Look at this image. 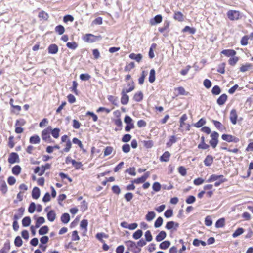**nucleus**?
<instances>
[{
	"label": "nucleus",
	"instance_id": "2f4dec72",
	"mask_svg": "<svg viewBox=\"0 0 253 253\" xmlns=\"http://www.w3.org/2000/svg\"><path fill=\"white\" fill-rule=\"evenodd\" d=\"M45 221V219L43 217L40 216L38 217L36 220L35 228H38L41 225L43 224Z\"/></svg>",
	"mask_w": 253,
	"mask_h": 253
},
{
	"label": "nucleus",
	"instance_id": "603ef678",
	"mask_svg": "<svg viewBox=\"0 0 253 253\" xmlns=\"http://www.w3.org/2000/svg\"><path fill=\"white\" fill-rule=\"evenodd\" d=\"M163 223V218L161 217H159L157 218V219H156V220L155 221V222L154 223V227L155 228H159L162 226Z\"/></svg>",
	"mask_w": 253,
	"mask_h": 253
},
{
	"label": "nucleus",
	"instance_id": "bb28decb",
	"mask_svg": "<svg viewBox=\"0 0 253 253\" xmlns=\"http://www.w3.org/2000/svg\"><path fill=\"white\" fill-rule=\"evenodd\" d=\"M167 236L166 232L164 231H161L156 237V240L157 242H161L164 240Z\"/></svg>",
	"mask_w": 253,
	"mask_h": 253
},
{
	"label": "nucleus",
	"instance_id": "338daca9",
	"mask_svg": "<svg viewBox=\"0 0 253 253\" xmlns=\"http://www.w3.org/2000/svg\"><path fill=\"white\" fill-rule=\"evenodd\" d=\"M91 78V76L88 74H81L80 75V79L82 81H87L89 79H90Z\"/></svg>",
	"mask_w": 253,
	"mask_h": 253
},
{
	"label": "nucleus",
	"instance_id": "a878e982",
	"mask_svg": "<svg viewBox=\"0 0 253 253\" xmlns=\"http://www.w3.org/2000/svg\"><path fill=\"white\" fill-rule=\"evenodd\" d=\"M51 168V165L49 163L46 164L45 165H42L41 167V171L39 173V176L42 175L45 172V171L46 169H50Z\"/></svg>",
	"mask_w": 253,
	"mask_h": 253
},
{
	"label": "nucleus",
	"instance_id": "ddd939ff",
	"mask_svg": "<svg viewBox=\"0 0 253 253\" xmlns=\"http://www.w3.org/2000/svg\"><path fill=\"white\" fill-rule=\"evenodd\" d=\"M25 211V208L23 207H21L19 208L17 210L18 213L15 214L13 216V219L19 220L24 214V212Z\"/></svg>",
	"mask_w": 253,
	"mask_h": 253
},
{
	"label": "nucleus",
	"instance_id": "f257e3e1",
	"mask_svg": "<svg viewBox=\"0 0 253 253\" xmlns=\"http://www.w3.org/2000/svg\"><path fill=\"white\" fill-rule=\"evenodd\" d=\"M128 250L134 253H138L141 251V248L138 247L137 244L133 241L128 240L125 242Z\"/></svg>",
	"mask_w": 253,
	"mask_h": 253
},
{
	"label": "nucleus",
	"instance_id": "cd10ccee",
	"mask_svg": "<svg viewBox=\"0 0 253 253\" xmlns=\"http://www.w3.org/2000/svg\"><path fill=\"white\" fill-rule=\"evenodd\" d=\"M70 220V216L69 213H64L61 216V221L64 224L68 223Z\"/></svg>",
	"mask_w": 253,
	"mask_h": 253
},
{
	"label": "nucleus",
	"instance_id": "680f3d73",
	"mask_svg": "<svg viewBox=\"0 0 253 253\" xmlns=\"http://www.w3.org/2000/svg\"><path fill=\"white\" fill-rule=\"evenodd\" d=\"M39 17L40 18L46 20L48 19L49 16L47 13L43 11H42L39 13Z\"/></svg>",
	"mask_w": 253,
	"mask_h": 253
},
{
	"label": "nucleus",
	"instance_id": "9b49d317",
	"mask_svg": "<svg viewBox=\"0 0 253 253\" xmlns=\"http://www.w3.org/2000/svg\"><path fill=\"white\" fill-rule=\"evenodd\" d=\"M213 156L208 155L203 161L204 165L207 167L210 166L213 162Z\"/></svg>",
	"mask_w": 253,
	"mask_h": 253
},
{
	"label": "nucleus",
	"instance_id": "8fccbe9b",
	"mask_svg": "<svg viewBox=\"0 0 253 253\" xmlns=\"http://www.w3.org/2000/svg\"><path fill=\"white\" fill-rule=\"evenodd\" d=\"M221 89L218 85H215L213 87L211 92L213 95H217L221 93Z\"/></svg>",
	"mask_w": 253,
	"mask_h": 253
},
{
	"label": "nucleus",
	"instance_id": "6e6d98bb",
	"mask_svg": "<svg viewBox=\"0 0 253 253\" xmlns=\"http://www.w3.org/2000/svg\"><path fill=\"white\" fill-rule=\"evenodd\" d=\"M161 185L158 182H155L153 183L152 186L153 190L155 192H158L161 190Z\"/></svg>",
	"mask_w": 253,
	"mask_h": 253
},
{
	"label": "nucleus",
	"instance_id": "0e129e2a",
	"mask_svg": "<svg viewBox=\"0 0 253 253\" xmlns=\"http://www.w3.org/2000/svg\"><path fill=\"white\" fill-rule=\"evenodd\" d=\"M71 146H72L71 142L69 139H68L66 141V147L65 148L63 149V151L65 152H68L70 151V150L71 148Z\"/></svg>",
	"mask_w": 253,
	"mask_h": 253
},
{
	"label": "nucleus",
	"instance_id": "f03ea898",
	"mask_svg": "<svg viewBox=\"0 0 253 253\" xmlns=\"http://www.w3.org/2000/svg\"><path fill=\"white\" fill-rule=\"evenodd\" d=\"M101 39V36H95L91 34H86L84 36L83 40L84 42L88 43H93Z\"/></svg>",
	"mask_w": 253,
	"mask_h": 253
},
{
	"label": "nucleus",
	"instance_id": "f3484780",
	"mask_svg": "<svg viewBox=\"0 0 253 253\" xmlns=\"http://www.w3.org/2000/svg\"><path fill=\"white\" fill-rule=\"evenodd\" d=\"M129 57L131 59L135 60L137 62H140L142 58V55L140 53L135 54L132 53L129 54Z\"/></svg>",
	"mask_w": 253,
	"mask_h": 253
},
{
	"label": "nucleus",
	"instance_id": "1a4fd4ad",
	"mask_svg": "<svg viewBox=\"0 0 253 253\" xmlns=\"http://www.w3.org/2000/svg\"><path fill=\"white\" fill-rule=\"evenodd\" d=\"M237 117L236 110L234 109H232L230 113V120L233 124L235 125L237 123Z\"/></svg>",
	"mask_w": 253,
	"mask_h": 253
},
{
	"label": "nucleus",
	"instance_id": "79ce46f5",
	"mask_svg": "<svg viewBox=\"0 0 253 253\" xmlns=\"http://www.w3.org/2000/svg\"><path fill=\"white\" fill-rule=\"evenodd\" d=\"M206 123V120L204 118L200 119L197 123L193 125L197 128H199L204 126Z\"/></svg>",
	"mask_w": 253,
	"mask_h": 253
},
{
	"label": "nucleus",
	"instance_id": "6ab92c4d",
	"mask_svg": "<svg viewBox=\"0 0 253 253\" xmlns=\"http://www.w3.org/2000/svg\"><path fill=\"white\" fill-rule=\"evenodd\" d=\"M8 189L6 182L3 180H0V191L5 194L7 192Z\"/></svg>",
	"mask_w": 253,
	"mask_h": 253
},
{
	"label": "nucleus",
	"instance_id": "c85d7f7f",
	"mask_svg": "<svg viewBox=\"0 0 253 253\" xmlns=\"http://www.w3.org/2000/svg\"><path fill=\"white\" fill-rule=\"evenodd\" d=\"M143 94L142 91L136 93L133 96V99L136 102H140L143 100Z\"/></svg>",
	"mask_w": 253,
	"mask_h": 253
},
{
	"label": "nucleus",
	"instance_id": "dca6fc26",
	"mask_svg": "<svg viewBox=\"0 0 253 253\" xmlns=\"http://www.w3.org/2000/svg\"><path fill=\"white\" fill-rule=\"evenodd\" d=\"M227 99V95L226 94H223L220 95L217 100V103L220 105H223L225 104Z\"/></svg>",
	"mask_w": 253,
	"mask_h": 253
},
{
	"label": "nucleus",
	"instance_id": "412c9836",
	"mask_svg": "<svg viewBox=\"0 0 253 253\" xmlns=\"http://www.w3.org/2000/svg\"><path fill=\"white\" fill-rule=\"evenodd\" d=\"M212 122L216 128L220 131H223L225 130V126L219 121L212 120Z\"/></svg>",
	"mask_w": 253,
	"mask_h": 253
},
{
	"label": "nucleus",
	"instance_id": "58836bf2",
	"mask_svg": "<svg viewBox=\"0 0 253 253\" xmlns=\"http://www.w3.org/2000/svg\"><path fill=\"white\" fill-rule=\"evenodd\" d=\"M49 231L48 227L46 225H44L43 226H42L39 230V234L40 235H43L47 234Z\"/></svg>",
	"mask_w": 253,
	"mask_h": 253
},
{
	"label": "nucleus",
	"instance_id": "39448f33",
	"mask_svg": "<svg viewBox=\"0 0 253 253\" xmlns=\"http://www.w3.org/2000/svg\"><path fill=\"white\" fill-rule=\"evenodd\" d=\"M210 136L211 140H210L209 143L213 148H215L218 143L219 134L216 131H213Z\"/></svg>",
	"mask_w": 253,
	"mask_h": 253
},
{
	"label": "nucleus",
	"instance_id": "4c0bfd02",
	"mask_svg": "<svg viewBox=\"0 0 253 253\" xmlns=\"http://www.w3.org/2000/svg\"><path fill=\"white\" fill-rule=\"evenodd\" d=\"M21 171V168L19 165H15L12 169V172L15 175H18Z\"/></svg>",
	"mask_w": 253,
	"mask_h": 253
},
{
	"label": "nucleus",
	"instance_id": "473e14b6",
	"mask_svg": "<svg viewBox=\"0 0 253 253\" xmlns=\"http://www.w3.org/2000/svg\"><path fill=\"white\" fill-rule=\"evenodd\" d=\"M170 245V242L169 241H164L160 243L159 245L160 249L162 250H166L168 249Z\"/></svg>",
	"mask_w": 253,
	"mask_h": 253
},
{
	"label": "nucleus",
	"instance_id": "c756f323",
	"mask_svg": "<svg viewBox=\"0 0 253 253\" xmlns=\"http://www.w3.org/2000/svg\"><path fill=\"white\" fill-rule=\"evenodd\" d=\"M107 99L112 104L115 106H118L119 101L117 97H114L112 95H108Z\"/></svg>",
	"mask_w": 253,
	"mask_h": 253
},
{
	"label": "nucleus",
	"instance_id": "9d476101",
	"mask_svg": "<svg viewBox=\"0 0 253 253\" xmlns=\"http://www.w3.org/2000/svg\"><path fill=\"white\" fill-rule=\"evenodd\" d=\"M221 54L227 57H233L236 55V52L233 49H224L221 52Z\"/></svg>",
	"mask_w": 253,
	"mask_h": 253
},
{
	"label": "nucleus",
	"instance_id": "393cba45",
	"mask_svg": "<svg viewBox=\"0 0 253 253\" xmlns=\"http://www.w3.org/2000/svg\"><path fill=\"white\" fill-rule=\"evenodd\" d=\"M29 142L33 144H39L40 142V137L37 135L31 136L29 139Z\"/></svg>",
	"mask_w": 253,
	"mask_h": 253
},
{
	"label": "nucleus",
	"instance_id": "09e8293b",
	"mask_svg": "<svg viewBox=\"0 0 253 253\" xmlns=\"http://www.w3.org/2000/svg\"><path fill=\"white\" fill-rule=\"evenodd\" d=\"M22 244L23 241L21 238L19 236L16 237L14 240V244L15 246L20 247L22 245Z\"/></svg>",
	"mask_w": 253,
	"mask_h": 253
},
{
	"label": "nucleus",
	"instance_id": "13d9d810",
	"mask_svg": "<svg viewBox=\"0 0 253 253\" xmlns=\"http://www.w3.org/2000/svg\"><path fill=\"white\" fill-rule=\"evenodd\" d=\"M145 237L146 241L150 242L152 240L153 237H152V236L150 231L147 230L145 233Z\"/></svg>",
	"mask_w": 253,
	"mask_h": 253
},
{
	"label": "nucleus",
	"instance_id": "2eb2a0df",
	"mask_svg": "<svg viewBox=\"0 0 253 253\" xmlns=\"http://www.w3.org/2000/svg\"><path fill=\"white\" fill-rule=\"evenodd\" d=\"M48 51L49 53L55 54L58 51V47L55 44H51L49 46Z\"/></svg>",
	"mask_w": 253,
	"mask_h": 253
},
{
	"label": "nucleus",
	"instance_id": "37998d69",
	"mask_svg": "<svg viewBox=\"0 0 253 253\" xmlns=\"http://www.w3.org/2000/svg\"><path fill=\"white\" fill-rule=\"evenodd\" d=\"M55 31L59 35H62L65 32V28L63 26L59 25L55 27Z\"/></svg>",
	"mask_w": 253,
	"mask_h": 253
},
{
	"label": "nucleus",
	"instance_id": "c9c22d12",
	"mask_svg": "<svg viewBox=\"0 0 253 253\" xmlns=\"http://www.w3.org/2000/svg\"><path fill=\"white\" fill-rule=\"evenodd\" d=\"M96 238L101 243L105 242V241L103 239V238H108V235L104 233H97L96 235Z\"/></svg>",
	"mask_w": 253,
	"mask_h": 253
},
{
	"label": "nucleus",
	"instance_id": "7c9ffc66",
	"mask_svg": "<svg viewBox=\"0 0 253 253\" xmlns=\"http://www.w3.org/2000/svg\"><path fill=\"white\" fill-rule=\"evenodd\" d=\"M183 32H188L190 34H194L196 32V29L193 27H190L189 26H186L182 30Z\"/></svg>",
	"mask_w": 253,
	"mask_h": 253
},
{
	"label": "nucleus",
	"instance_id": "aec40b11",
	"mask_svg": "<svg viewBox=\"0 0 253 253\" xmlns=\"http://www.w3.org/2000/svg\"><path fill=\"white\" fill-rule=\"evenodd\" d=\"M170 157V154L168 151L165 152L163 155L160 157V160L161 162H168Z\"/></svg>",
	"mask_w": 253,
	"mask_h": 253
},
{
	"label": "nucleus",
	"instance_id": "e2e57ef3",
	"mask_svg": "<svg viewBox=\"0 0 253 253\" xmlns=\"http://www.w3.org/2000/svg\"><path fill=\"white\" fill-rule=\"evenodd\" d=\"M36 204L34 202H31L28 208V212L30 213L34 212L36 210Z\"/></svg>",
	"mask_w": 253,
	"mask_h": 253
},
{
	"label": "nucleus",
	"instance_id": "423d86ee",
	"mask_svg": "<svg viewBox=\"0 0 253 253\" xmlns=\"http://www.w3.org/2000/svg\"><path fill=\"white\" fill-rule=\"evenodd\" d=\"M228 18L232 21L237 20L240 18V12L236 10H229L227 13Z\"/></svg>",
	"mask_w": 253,
	"mask_h": 253
},
{
	"label": "nucleus",
	"instance_id": "6e6552de",
	"mask_svg": "<svg viewBox=\"0 0 253 253\" xmlns=\"http://www.w3.org/2000/svg\"><path fill=\"white\" fill-rule=\"evenodd\" d=\"M17 160H19V156L17 153L15 152H12L8 159V162L10 164H14L16 162H18Z\"/></svg>",
	"mask_w": 253,
	"mask_h": 253
},
{
	"label": "nucleus",
	"instance_id": "e433bc0d",
	"mask_svg": "<svg viewBox=\"0 0 253 253\" xmlns=\"http://www.w3.org/2000/svg\"><path fill=\"white\" fill-rule=\"evenodd\" d=\"M60 131V130L59 128H55L52 129V127H51L50 133L54 138H57L59 137Z\"/></svg>",
	"mask_w": 253,
	"mask_h": 253
},
{
	"label": "nucleus",
	"instance_id": "49530a36",
	"mask_svg": "<svg viewBox=\"0 0 253 253\" xmlns=\"http://www.w3.org/2000/svg\"><path fill=\"white\" fill-rule=\"evenodd\" d=\"M156 214L154 211H149L146 215V219L147 221L152 220L155 217Z\"/></svg>",
	"mask_w": 253,
	"mask_h": 253
},
{
	"label": "nucleus",
	"instance_id": "5701e85b",
	"mask_svg": "<svg viewBox=\"0 0 253 253\" xmlns=\"http://www.w3.org/2000/svg\"><path fill=\"white\" fill-rule=\"evenodd\" d=\"M173 18L179 22H182L184 21V15L180 11L175 12Z\"/></svg>",
	"mask_w": 253,
	"mask_h": 253
},
{
	"label": "nucleus",
	"instance_id": "864d4df0",
	"mask_svg": "<svg viewBox=\"0 0 253 253\" xmlns=\"http://www.w3.org/2000/svg\"><path fill=\"white\" fill-rule=\"evenodd\" d=\"M225 65L226 64L224 62H223L220 64L218 65L217 71L221 74H224Z\"/></svg>",
	"mask_w": 253,
	"mask_h": 253
},
{
	"label": "nucleus",
	"instance_id": "4468645a",
	"mask_svg": "<svg viewBox=\"0 0 253 253\" xmlns=\"http://www.w3.org/2000/svg\"><path fill=\"white\" fill-rule=\"evenodd\" d=\"M121 103L123 105H126L128 103L129 96L124 91L121 92Z\"/></svg>",
	"mask_w": 253,
	"mask_h": 253
},
{
	"label": "nucleus",
	"instance_id": "4be33fe9",
	"mask_svg": "<svg viewBox=\"0 0 253 253\" xmlns=\"http://www.w3.org/2000/svg\"><path fill=\"white\" fill-rule=\"evenodd\" d=\"M56 213L54 210H51L47 212V217L48 220L50 222H53L56 218Z\"/></svg>",
	"mask_w": 253,
	"mask_h": 253
},
{
	"label": "nucleus",
	"instance_id": "a18cd8bd",
	"mask_svg": "<svg viewBox=\"0 0 253 253\" xmlns=\"http://www.w3.org/2000/svg\"><path fill=\"white\" fill-rule=\"evenodd\" d=\"M144 146L147 149H150L154 146L152 140H144L143 141Z\"/></svg>",
	"mask_w": 253,
	"mask_h": 253
},
{
	"label": "nucleus",
	"instance_id": "ea45409f",
	"mask_svg": "<svg viewBox=\"0 0 253 253\" xmlns=\"http://www.w3.org/2000/svg\"><path fill=\"white\" fill-rule=\"evenodd\" d=\"M244 232V229L243 228L239 227L237 228L232 234L233 238H236L240 235L242 234Z\"/></svg>",
	"mask_w": 253,
	"mask_h": 253
},
{
	"label": "nucleus",
	"instance_id": "72a5a7b5",
	"mask_svg": "<svg viewBox=\"0 0 253 253\" xmlns=\"http://www.w3.org/2000/svg\"><path fill=\"white\" fill-rule=\"evenodd\" d=\"M31 222V218L29 216L24 217L22 220V224L23 227L29 226Z\"/></svg>",
	"mask_w": 253,
	"mask_h": 253
},
{
	"label": "nucleus",
	"instance_id": "774afa93",
	"mask_svg": "<svg viewBox=\"0 0 253 253\" xmlns=\"http://www.w3.org/2000/svg\"><path fill=\"white\" fill-rule=\"evenodd\" d=\"M113 151V148L111 146H107L105 148L104 151V156H107L111 154Z\"/></svg>",
	"mask_w": 253,
	"mask_h": 253
},
{
	"label": "nucleus",
	"instance_id": "a211bd4d",
	"mask_svg": "<svg viewBox=\"0 0 253 253\" xmlns=\"http://www.w3.org/2000/svg\"><path fill=\"white\" fill-rule=\"evenodd\" d=\"M40 196V190L37 187L33 188L32 191V197L34 199H37Z\"/></svg>",
	"mask_w": 253,
	"mask_h": 253
},
{
	"label": "nucleus",
	"instance_id": "69168bd1",
	"mask_svg": "<svg viewBox=\"0 0 253 253\" xmlns=\"http://www.w3.org/2000/svg\"><path fill=\"white\" fill-rule=\"evenodd\" d=\"M72 165L76 169H79L83 166V164L81 162H77L75 160H73Z\"/></svg>",
	"mask_w": 253,
	"mask_h": 253
},
{
	"label": "nucleus",
	"instance_id": "5fc2aeb1",
	"mask_svg": "<svg viewBox=\"0 0 253 253\" xmlns=\"http://www.w3.org/2000/svg\"><path fill=\"white\" fill-rule=\"evenodd\" d=\"M239 60V57L233 56L231 57L228 60L229 64L231 66H234L238 61Z\"/></svg>",
	"mask_w": 253,
	"mask_h": 253
},
{
	"label": "nucleus",
	"instance_id": "f704fd0d",
	"mask_svg": "<svg viewBox=\"0 0 253 253\" xmlns=\"http://www.w3.org/2000/svg\"><path fill=\"white\" fill-rule=\"evenodd\" d=\"M169 22L168 21H165L164 22L163 26L162 27H159L158 30L161 33H163L165 31L167 30L169 26Z\"/></svg>",
	"mask_w": 253,
	"mask_h": 253
},
{
	"label": "nucleus",
	"instance_id": "4d7b16f0",
	"mask_svg": "<svg viewBox=\"0 0 253 253\" xmlns=\"http://www.w3.org/2000/svg\"><path fill=\"white\" fill-rule=\"evenodd\" d=\"M10 249V242L9 241H7L6 242L3 248L1 249V250L5 251L6 253H7V252L9 251Z\"/></svg>",
	"mask_w": 253,
	"mask_h": 253
},
{
	"label": "nucleus",
	"instance_id": "7ed1b4c3",
	"mask_svg": "<svg viewBox=\"0 0 253 253\" xmlns=\"http://www.w3.org/2000/svg\"><path fill=\"white\" fill-rule=\"evenodd\" d=\"M50 131L51 126H48L46 129L42 130V138L43 140L49 143L53 142L50 135Z\"/></svg>",
	"mask_w": 253,
	"mask_h": 253
},
{
	"label": "nucleus",
	"instance_id": "f8f14e48",
	"mask_svg": "<svg viewBox=\"0 0 253 253\" xmlns=\"http://www.w3.org/2000/svg\"><path fill=\"white\" fill-rule=\"evenodd\" d=\"M162 21V16L161 15H157L153 18L150 20V24L151 25L160 23Z\"/></svg>",
	"mask_w": 253,
	"mask_h": 253
},
{
	"label": "nucleus",
	"instance_id": "bf43d9fd",
	"mask_svg": "<svg viewBox=\"0 0 253 253\" xmlns=\"http://www.w3.org/2000/svg\"><path fill=\"white\" fill-rule=\"evenodd\" d=\"M196 201V198L193 195L189 196L186 199V203L188 204H191Z\"/></svg>",
	"mask_w": 253,
	"mask_h": 253
},
{
	"label": "nucleus",
	"instance_id": "20e7f679",
	"mask_svg": "<svg viewBox=\"0 0 253 253\" xmlns=\"http://www.w3.org/2000/svg\"><path fill=\"white\" fill-rule=\"evenodd\" d=\"M124 122L126 124L125 127L126 132H129L131 129L134 128L133 120L130 116L126 115L124 118Z\"/></svg>",
	"mask_w": 253,
	"mask_h": 253
},
{
	"label": "nucleus",
	"instance_id": "052dcab7",
	"mask_svg": "<svg viewBox=\"0 0 253 253\" xmlns=\"http://www.w3.org/2000/svg\"><path fill=\"white\" fill-rule=\"evenodd\" d=\"M251 67H252L251 64H250V63L246 64L245 65H242L240 67V70L242 72H245L247 71V70H248Z\"/></svg>",
	"mask_w": 253,
	"mask_h": 253
},
{
	"label": "nucleus",
	"instance_id": "3c124183",
	"mask_svg": "<svg viewBox=\"0 0 253 253\" xmlns=\"http://www.w3.org/2000/svg\"><path fill=\"white\" fill-rule=\"evenodd\" d=\"M66 46L69 49L75 50L78 47V44L75 42H69L66 44Z\"/></svg>",
	"mask_w": 253,
	"mask_h": 253
},
{
	"label": "nucleus",
	"instance_id": "de8ad7c7",
	"mask_svg": "<svg viewBox=\"0 0 253 253\" xmlns=\"http://www.w3.org/2000/svg\"><path fill=\"white\" fill-rule=\"evenodd\" d=\"M142 235V231L140 229H138L133 233V238L135 240H137L140 238Z\"/></svg>",
	"mask_w": 253,
	"mask_h": 253
},
{
	"label": "nucleus",
	"instance_id": "c03bdc74",
	"mask_svg": "<svg viewBox=\"0 0 253 253\" xmlns=\"http://www.w3.org/2000/svg\"><path fill=\"white\" fill-rule=\"evenodd\" d=\"M225 225V219L224 218H220L217 220L215 223V227L216 228L223 227Z\"/></svg>",
	"mask_w": 253,
	"mask_h": 253
},
{
	"label": "nucleus",
	"instance_id": "a19ab883",
	"mask_svg": "<svg viewBox=\"0 0 253 253\" xmlns=\"http://www.w3.org/2000/svg\"><path fill=\"white\" fill-rule=\"evenodd\" d=\"M155 81V70L152 69L149 73V81L151 83H153Z\"/></svg>",
	"mask_w": 253,
	"mask_h": 253
},
{
	"label": "nucleus",
	"instance_id": "b1692460",
	"mask_svg": "<svg viewBox=\"0 0 253 253\" xmlns=\"http://www.w3.org/2000/svg\"><path fill=\"white\" fill-rule=\"evenodd\" d=\"M224 176L223 175H215L212 174L210 176L209 179L207 180V182H212L214 181H216L221 178H223Z\"/></svg>",
	"mask_w": 253,
	"mask_h": 253
},
{
	"label": "nucleus",
	"instance_id": "0eeeda50",
	"mask_svg": "<svg viewBox=\"0 0 253 253\" xmlns=\"http://www.w3.org/2000/svg\"><path fill=\"white\" fill-rule=\"evenodd\" d=\"M222 139L228 142L238 143L240 140L238 138L230 134H223L221 136Z\"/></svg>",
	"mask_w": 253,
	"mask_h": 253
}]
</instances>
